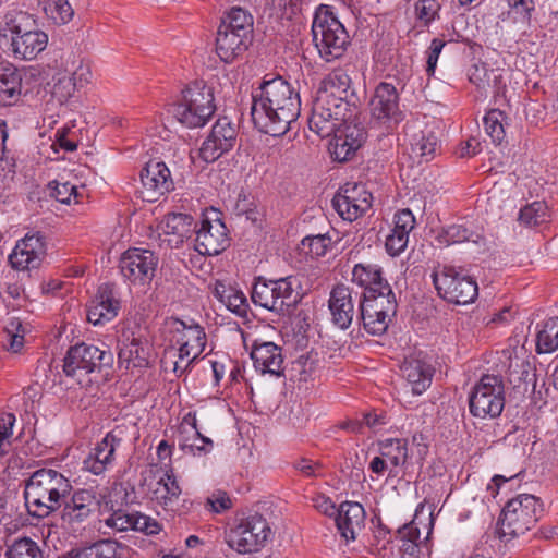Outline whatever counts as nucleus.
Here are the masks:
<instances>
[{
	"label": "nucleus",
	"instance_id": "obj_1",
	"mask_svg": "<svg viewBox=\"0 0 558 558\" xmlns=\"http://www.w3.org/2000/svg\"><path fill=\"white\" fill-rule=\"evenodd\" d=\"M300 111L299 93L280 76L264 80L252 93V120L263 133L271 136L286 134Z\"/></svg>",
	"mask_w": 558,
	"mask_h": 558
},
{
	"label": "nucleus",
	"instance_id": "obj_2",
	"mask_svg": "<svg viewBox=\"0 0 558 558\" xmlns=\"http://www.w3.org/2000/svg\"><path fill=\"white\" fill-rule=\"evenodd\" d=\"M71 492L66 476L53 469H40L26 482L24 498L33 515L44 518L60 509Z\"/></svg>",
	"mask_w": 558,
	"mask_h": 558
},
{
	"label": "nucleus",
	"instance_id": "obj_3",
	"mask_svg": "<svg viewBox=\"0 0 558 558\" xmlns=\"http://www.w3.org/2000/svg\"><path fill=\"white\" fill-rule=\"evenodd\" d=\"M169 332L171 345L166 351L162 362L167 367L168 360H171L172 371L181 376L204 352L207 336L204 327L193 319H173Z\"/></svg>",
	"mask_w": 558,
	"mask_h": 558
},
{
	"label": "nucleus",
	"instance_id": "obj_4",
	"mask_svg": "<svg viewBox=\"0 0 558 558\" xmlns=\"http://www.w3.org/2000/svg\"><path fill=\"white\" fill-rule=\"evenodd\" d=\"M215 111L213 88L204 81L187 84L170 109L173 118L189 129L203 128Z\"/></svg>",
	"mask_w": 558,
	"mask_h": 558
},
{
	"label": "nucleus",
	"instance_id": "obj_5",
	"mask_svg": "<svg viewBox=\"0 0 558 558\" xmlns=\"http://www.w3.org/2000/svg\"><path fill=\"white\" fill-rule=\"evenodd\" d=\"M312 37L319 57L326 62L340 59L350 44L345 27L335 15L331 7L325 4H320L315 12Z\"/></svg>",
	"mask_w": 558,
	"mask_h": 558
},
{
	"label": "nucleus",
	"instance_id": "obj_6",
	"mask_svg": "<svg viewBox=\"0 0 558 558\" xmlns=\"http://www.w3.org/2000/svg\"><path fill=\"white\" fill-rule=\"evenodd\" d=\"M300 287V281L293 276L277 280L258 279L253 287L252 301L257 306L283 314L301 300Z\"/></svg>",
	"mask_w": 558,
	"mask_h": 558
},
{
	"label": "nucleus",
	"instance_id": "obj_7",
	"mask_svg": "<svg viewBox=\"0 0 558 558\" xmlns=\"http://www.w3.org/2000/svg\"><path fill=\"white\" fill-rule=\"evenodd\" d=\"M544 512L542 500L531 494H520L502 509L501 531L505 535L519 536L535 526Z\"/></svg>",
	"mask_w": 558,
	"mask_h": 558
},
{
	"label": "nucleus",
	"instance_id": "obj_8",
	"mask_svg": "<svg viewBox=\"0 0 558 558\" xmlns=\"http://www.w3.org/2000/svg\"><path fill=\"white\" fill-rule=\"evenodd\" d=\"M506 402L505 384L500 376L486 374L473 386L469 396L470 413L480 418L498 417Z\"/></svg>",
	"mask_w": 558,
	"mask_h": 558
},
{
	"label": "nucleus",
	"instance_id": "obj_9",
	"mask_svg": "<svg viewBox=\"0 0 558 558\" xmlns=\"http://www.w3.org/2000/svg\"><path fill=\"white\" fill-rule=\"evenodd\" d=\"M432 279L438 295L454 304L472 303L478 294L476 281L452 266L439 265Z\"/></svg>",
	"mask_w": 558,
	"mask_h": 558
},
{
	"label": "nucleus",
	"instance_id": "obj_10",
	"mask_svg": "<svg viewBox=\"0 0 558 558\" xmlns=\"http://www.w3.org/2000/svg\"><path fill=\"white\" fill-rule=\"evenodd\" d=\"M112 354L86 343L76 344L68 351L63 372L68 377L74 378L80 385H87V376L101 365H109Z\"/></svg>",
	"mask_w": 558,
	"mask_h": 558
},
{
	"label": "nucleus",
	"instance_id": "obj_11",
	"mask_svg": "<svg viewBox=\"0 0 558 558\" xmlns=\"http://www.w3.org/2000/svg\"><path fill=\"white\" fill-rule=\"evenodd\" d=\"M271 530L265 518L254 514L242 519L227 535L230 548L239 554L258 551L268 542Z\"/></svg>",
	"mask_w": 558,
	"mask_h": 558
},
{
	"label": "nucleus",
	"instance_id": "obj_12",
	"mask_svg": "<svg viewBox=\"0 0 558 558\" xmlns=\"http://www.w3.org/2000/svg\"><path fill=\"white\" fill-rule=\"evenodd\" d=\"M106 495L95 487L78 488L64 501L61 510L62 527L76 532L100 507Z\"/></svg>",
	"mask_w": 558,
	"mask_h": 558
},
{
	"label": "nucleus",
	"instance_id": "obj_13",
	"mask_svg": "<svg viewBox=\"0 0 558 558\" xmlns=\"http://www.w3.org/2000/svg\"><path fill=\"white\" fill-rule=\"evenodd\" d=\"M360 311L365 331L372 336H381L397 313L395 293L365 295L360 304Z\"/></svg>",
	"mask_w": 558,
	"mask_h": 558
},
{
	"label": "nucleus",
	"instance_id": "obj_14",
	"mask_svg": "<svg viewBox=\"0 0 558 558\" xmlns=\"http://www.w3.org/2000/svg\"><path fill=\"white\" fill-rule=\"evenodd\" d=\"M373 203L372 193L364 184L347 182L332 199L339 216L348 221H354L364 215Z\"/></svg>",
	"mask_w": 558,
	"mask_h": 558
},
{
	"label": "nucleus",
	"instance_id": "obj_15",
	"mask_svg": "<svg viewBox=\"0 0 558 558\" xmlns=\"http://www.w3.org/2000/svg\"><path fill=\"white\" fill-rule=\"evenodd\" d=\"M46 254V236L41 232H32L16 242L9 262L19 271L32 270L41 265Z\"/></svg>",
	"mask_w": 558,
	"mask_h": 558
},
{
	"label": "nucleus",
	"instance_id": "obj_16",
	"mask_svg": "<svg viewBox=\"0 0 558 558\" xmlns=\"http://www.w3.org/2000/svg\"><path fill=\"white\" fill-rule=\"evenodd\" d=\"M123 441L122 429L116 428L106 434L83 460V470L94 475H101L114 464L116 451Z\"/></svg>",
	"mask_w": 558,
	"mask_h": 558
},
{
	"label": "nucleus",
	"instance_id": "obj_17",
	"mask_svg": "<svg viewBox=\"0 0 558 558\" xmlns=\"http://www.w3.org/2000/svg\"><path fill=\"white\" fill-rule=\"evenodd\" d=\"M157 265L158 258L151 251L130 248L120 259V271L131 282L145 284L154 278Z\"/></svg>",
	"mask_w": 558,
	"mask_h": 558
},
{
	"label": "nucleus",
	"instance_id": "obj_18",
	"mask_svg": "<svg viewBox=\"0 0 558 558\" xmlns=\"http://www.w3.org/2000/svg\"><path fill=\"white\" fill-rule=\"evenodd\" d=\"M236 130L228 118H220L213 125L207 138L204 141L199 155L206 162H214L222 154L229 151L235 144Z\"/></svg>",
	"mask_w": 558,
	"mask_h": 558
},
{
	"label": "nucleus",
	"instance_id": "obj_19",
	"mask_svg": "<svg viewBox=\"0 0 558 558\" xmlns=\"http://www.w3.org/2000/svg\"><path fill=\"white\" fill-rule=\"evenodd\" d=\"M121 303L109 283L101 284L87 307V319L94 326H101L118 316Z\"/></svg>",
	"mask_w": 558,
	"mask_h": 558
},
{
	"label": "nucleus",
	"instance_id": "obj_20",
	"mask_svg": "<svg viewBox=\"0 0 558 558\" xmlns=\"http://www.w3.org/2000/svg\"><path fill=\"white\" fill-rule=\"evenodd\" d=\"M369 107L372 117L377 121L386 123L393 120L397 122L401 116L398 86L388 82L379 83L375 88Z\"/></svg>",
	"mask_w": 558,
	"mask_h": 558
},
{
	"label": "nucleus",
	"instance_id": "obj_21",
	"mask_svg": "<svg viewBox=\"0 0 558 558\" xmlns=\"http://www.w3.org/2000/svg\"><path fill=\"white\" fill-rule=\"evenodd\" d=\"M228 246L229 236L225 223L219 219L214 221L204 220L196 231L195 250L201 255L215 256Z\"/></svg>",
	"mask_w": 558,
	"mask_h": 558
},
{
	"label": "nucleus",
	"instance_id": "obj_22",
	"mask_svg": "<svg viewBox=\"0 0 558 558\" xmlns=\"http://www.w3.org/2000/svg\"><path fill=\"white\" fill-rule=\"evenodd\" d=\"M342 119L341 107H335L324 99L314 98L308 118V128L312 132L323 138L329 137L336 134Z\"/></svg>",
	"mask_w": 558,
	"mask_h": 558
},
{
	"label": "nucleus",
	"instance_id": "obj_23",
	"mask_svg": "<svg viewBox=\"0 0 558 558\" xmlns=\"http://www.w3.org/2000/svg\"><path fill=\"white\" fill-rule=\"evenodd\" d=\"M193 218L186 214H168L158 226L161 246L178 248L191 235Z\"/></svg>",
	"mask_w": 558,
	"mask_h": 558
},
{
	"label": "nucleus",
	"instance_id": "obj_24",
	"mask_svg": "<svg viewBox=\"0 0 558 558\" xmlns=\"http://www.w3.org/2000/svg\"><path fill=\"white\" fill-rule=\"evenodd\" d=\"M181 493V487L172 470H166L160 477L148 484V495L150 499L157 506L169 512L178 510Z\"/></svg>",
	"mask_w": 558,
	"mask_h": 558
},
{
	"label": "nucleus",
	"instance_id": "obj_25",
	"mask_svg": "<svg viewBox=\"0 0 558 558\" xmlns=\"http://www.w3.org/2000/svg\"><path fill=\"white\" fill-rule=\"evenodd\" d=\"M350 86L349 74L342 69H337L320 81L315 97L342 108L347 105L345 99L349 96Z\"/></svg>",
	"mask_w": 558,
	"mask_h": 558
},
{
	"label": "nucleus",
	"instance_id": "obj_26",
	"mask_svg": "<svg viewBox=\"0 0 558 558\" xmlns=\"http://www.w3.org/2000/svg\"><path fill=\"white\" fill-rule=\"evenodd\" d=\"M328 307L332 324L342 330L348 329L355 313L352 290L344 284L336 286L330 292Z\"/></svg>",
	"mask_w": 558,
	"mask_h": 558
},
{
	"label": "nucleus",
	"instance_id": "obj_27",
	"mask_svg": "<svg viewBox=\"0 0 558 558\" xmlns=\"http://www.w3.org/2000/svg\"><path fill=\"white\" fill-rule=\"evenodd\" d=\"M393 229L386 238V251L390 256L400 255L408 246L409 234L415 228V217L408 209H400L393 215Z\"/></svg>",
	"mask_w": 558,
	"mask_h": 558
},
{
	"label": "nucleus",
	"instance_id": "obj_28",
	"mask_svg": "<svg viewBox=\"0 0 558 558\" xmlns=\"http://www.w3.org/2000/svg\"><path fill=\"white\" fill-rule=\"evenodd\" d=\"M365 522V510L355 501H345L340 505L336 513V525L340 535L345 541L356 539L363 530Z\"/></svg>",
	"mask_w": 558,
	"mask_h": 558
},
{
	"label": "nucleus",
	"instance_id": "obj_29",
	"mask_svg": "<svg viewBox=\"0 0 558 558\" xmlns=\"http://www.w3.org/2000/svg\"><path fill=\"white\" fill-rule=\"evenodd\" d=\"M38 29L37 21L32 14L12 10L4 15L1 22L0 35L9 47L13 39H22Z\"/></svg>",
	"mask_w": 558,
	"mask_h": 558
},
{
	"label": "nucleus",
	"instance_id": "obj_30",
	"mask_svg": "<svg viewBox=\"0 0 558 558\" xmlns=\"http://www.w3.org/2000/svg\"><path fill=\"white\" fill-rule=\"evenodd\" d=\"M149 349L146 341L133 332H123L119 342L118 360L125 369L144 367L148 364Z\"/></svg>",
	"mask_w": 558,
	"mask_h": 558
},
{
	"label": "nucleus",
	"instance_id": "obj_31",
	"mask_svg": "<svg viewBox=\"0 0 558 558\" xmlns=\"http://www.w3.org/2000/svg\"><path fill=\"white\" fill-rule=\"evenodd\" d=\"M179 448L189 453H207L213 448V441L203 436L196 426L195 414L187 413L179 427L178 433Z\"/></svg>",
	"mask_w": 558,
	"mask_h": 558
},
{
	"label": "nucleus",
	"instance_id": "obj_32",
	"mask_svg": "<svg viewBox=\"0 0 558 558\" xmlns=\"http://www.w3.org/2000/svg\"><path fill=\"white\" fill-rule=\"evenodd\" d=\"M251 357L254 367L260 374L280 376L283 367L281 348L274 342H262L253 345Z\"/></svg>",
	"mask_w": 558,
	"mask_h": 558
},
{
	"label": "nucleus",
	"instance_id": "obj_33",
	"mask_svg": "<svg viewBox=\"0 0 558 558\" xmlns=\"http://www.w3.org/2000/svg\"><path fill=\"white\" fill-rule=\"evenodd\" d=\"M352 281L365 289L364 296L392 292L381 276V268L376 264H356L352 270Z\"/></svg>",
	"mask_w": 558,
	"mask_h": 558
},
{
	"label": "nucleus",
	"instance_id": "obj_34",
	"mask_svg": "<svg viewBox=\"0 0 558 558\" xmlns=\"http://www.w3.org/2000/svg\"><path fill=\"white\" fill-rule=\"evenodd\" d=\"M250 44V37L219 25L216 37V52L223 62L231 63L248 48Z\"/></svg>",
	"mask_w": 558,
	"mask_h": 558
},
{
	"label": "nucleus",
	"instance_id": "obj_35",
	"mask_svg": "<svg viewBox=\"0 0 558 558\" xmlns=\"http://www.w3.org/2000/svg\"><path fill=\"white\" fill-rule=\"evenodd\" d=\"M401 372L411 387L413 395H422L432 384L434 368L424 360L407 359L401 366Z\"/></svg>",
	"mask_w": 558,
	"mask_h": 558
},
{
	"label": "nucleus",
	"instance_id": "obj_36",
	"mask_svg": "<svg viewBox=\"0 0 558 558\" xmlns=\"http://www.w3.org/2000/svg\"><path fill=\"white\" fill-rule=\"evenodd\" d=\"M48 45V35L38 29L37 32L22 38L13 39L8 50L15 59L31 61L43 52Z\"/></svg>",
	"mask_w": 558,
	"mask_h": 558
},
{
	"label": "nucleus",
	"instance_id": "obj_37",
	"mask_svg": "<svg viewBox=\"0 0 558 558\" xmlns=\"http://www.w3.org/2000/svg\"><path fill=\"white\" fill-rule=\"evenodd\" d=\"M22 77L11 63H0V105L11 106L21 95Z\"/></svg>",
	"mask_w": 558,
	"mask_h": 558
},
{
	"label": "nucleus",
	"instance_id": "obj_38",
	"mask_svg": "<svg viewBox=\"0 0 558 558\" xmlns=\"http://www.w3.org/2000/svg\"><path fill=\"white\" fill-rule=\"evenodd\" d=\"M469 81L485 94H496L502 86V74L499 69H490L486 63L473 64L469 70Z\"/></svg>",
	"mask_w": 558,
	"mask_h": 558
},
{
	"label": "nucleus",
	"instance_id": "obj_39",
	"mask_svg": "<svg viewBox=\"0 0 558 558\" xmlns=\"http://www.w3.org/2000/svg\"><path fill=\"white\" fill-rule=\"evenodd\" d=\"M213 294L229 311L243 315L246 313V298L238 288L217 280L213 286Z\"/></svg>",
	"mask_w": 558,
	"mask_h": 558
},
{
	"label": "nucleus",
	"instance_id": "obj_40",
	"mask_svg": "<svg viewBox=\"0 0 558 558\" xmlns=\"http://www.w3.org/2000/svg\"><path fill=\"white\" fill-rule=\"evenodd\" d=\"M379 454L391 468L390 476H397L399 466L403 465L408 458L407 440L389 438L380 441Z\"/></svg>",
	"mask_w": 558,
	"mask_h": 558
},
{
	"label": "nucleus",
	"instance_id": "obj_41",
	"mask_svg": "<svg viewBox=\"0 0 558 558\" xmlns=\"http://www.w3.org/2000/svg\"><path fill=\"white\" fill-rule=\"evenodd\" d=\"M558 350V316L536 326V352L548 354Z\"/></svg>",
	"mask_w": 558,
	"mask_h": 558
},
{
	"label": "nucleus",
	"instance_id": "obj_42",
	"mask_svg": "<svg viewBox=\"0 0 558 558\" xmlns=\"http://www.w3.org/2000/svg\"><path fill=\"white\" fill-rule=\"evenodd\" d=\"M138 180L141 186L137 187V192L146 202H156L174 189L172 177H138Z\"/></svg>",
	"mask_w": 558,
	"mask_h": 558
},
{
	"label": "nucleus",
	"instance_id": "obj_43",
	"mask_svg": "<svg viewBox=\"0 0 558 558\" xmlns=\"http://www.w3.org/2000/svg\"><path fill=\"white\" fill-rule=\"evenodd\" d=\"M4 558H43V551L32 538L20 537L5 545Z\"/></svg>",
	"mask_w": 558,
	"mask_h": 558
},
{
	"label": "nucleus",
	"instance_id": "obj_44",
	"mask_svg": "<svg viewBox=\"0 0 558 558\" xmlns=\"http://www.w3.org/2000/svg\"><path fill=\"white\" fill-rule=\"evenodd\" d=\"M519 220L526 227H537L547 223L550 220L548 206L543 201H535L521 208Z\"/></svg>",
	"mask_w": 558,
	"mask_h": 558
},
{
	"label": "nucleus",
	"instance_id": "obj_45",
	"mask_svg": "<svg viewBox=\"0 0 558 558\" xmlns=\"http://www.w3.org/2000/svg\"><path fill=\"white\" fill-rule=\"evenodd\" d=\"M220 25H223L226 29H232L251 38L253 17L241 8H232L227 17L222 19Z\"/></svg>",
	"mask_w": 558,
	"mask_h": 558
},
{
	"label": "nucleus",
	"instance_id": "obj_46",
	"mask_svg": "<svg viewBox=\"0 0 558 558\" xmlns=\"http://www.w3.org/2000/svg\"><path fill=\"white\" fill-rule=\"evenodd\" d=\"M43 9L47 17L56 24L70 22L74 14L68 0H43Z\"/></svg>",
	"mask_w": 558,
	"mask_h": 558
},
{
	"label": "nucleus",
	"instance_id": "obj_47",
	"mask_svg": "<svg viewBox=\"0 0 558 558\" xmlns=\"http://www.w3.org/2000/svg\"><path fill=\"white\" fill-rule=\"evenodd\" d=\"M136 512L130 513L124 510H117L100 521L99 530L106 527L112 532H125L134 530Z\"/></svg>",
	"mask_w": 558,
	"mask_h": 558
},
{
	"label": "nucleus",
	"instance_id": "obj_48",
	"mask_svg": "<svg viewBox=\"0 0 558 558\" xmlns=\"http://www.w3.org/2000/svg\"><path fill=\"white\" fill-rule=\"evenodd\" d=\"M475 238H478L477 234L468 230L465 227L461 225H452L444 229L438 235V242L440 244H445L447 246L452 244H459L468 241L477 242Z\"/></svg>",
	"mask_w": 558,
	"mask_h": 558
},
{
	"label": "nucleus",
	"instance_id": "obj_49",
	"mask_svg": "<svg viewBox=\"0 0 558 558\" xmlns=\"http://www.w3.org/2000/svg\"><path fill=\"white\" fill-rule=\"evenodd\" d=\"M64 73L71 77L72 83H75L77 89L84 88L92 83V68L89 62L84 59L73 61L72 68H66Z\"/></svg>",
	"mask_w": 558,
	"mask_h": 558
},
{
	"label": "nucleus",
	"instance_id": "obj_50",
	"mask_svg": "<svg viewBox=\"0 0 558 558\" xmlns=\"http://www.w3.org/2000/svg\"><path fill=\"white\" fill-rule=\"evenodd\" d=\"M502 118L504 113L500 110L494 109L488 111L483 119L485 131L494 143L499 144L505 137Z\"/></svg>",
	"mask_w": 558,
	"mask_h": 558
},
{
	"label": "nucleus",
	"instance_id": "obj_51",
	"mask_svg": "<svg viewBox=\"0 0 558 558\" xmlns=\"http://www.w3.org/2000/svg\"><path fill=\"white\" fill-rule=\"evenodd\" d=\"M234 213L236 216H245V218L253 223L257 222L262 217V213L257 209L253 197L243 191L238 195L234 204Z\"/></svg>",
	"mask_w": 558,
	"mask_h": 558
},
{
	"label": "nucleus",
	"instance_id": "obj_52",
	"mask_svg": "<svg viewBox=\"0 0 558 558\" xmlns=\"http://www.w3.org/2000/svg\"><path fill=\"white\" fill-rule=\"evenodd\" d=\"M329 246L330 239L322 234L306 236L301 242V250L316 258L326 255Z\"/></svg>",
	"mask_w": 558,
	"mask_h": 558
},
{
	"label": "nucleus",
	"instance_id": "obj_53",
	"mask_svg": "<svg viewBox=\"0 0 558 558\" xmlns=\"http://www.w3.org/2000/svg\"><path fill=\"white\" fill-rule=\"evenodd\" d=\"M169 155L155 156L146 155L142 159V170L140 174H171V168L167 163Z\"/></svg>",
	"mask_w": 558,
	"mask_h": 558
},
{
	"label": "nucleus",
	"instance_id": "obj_54",
	"mask_svg": "<svg viewBox=\"0 0 558 558\" xmlns=\"http://www.w3.org/2000/svg\"><path fill=\"white\" fill-rule=\"evenodd\" d=\"M76 90L78 89L75 83H72L71 77L65 73H61L53 84L52 95L59 102L63 104L72 98Z\"/></svg>",
	"mask_w": 558,
	"mask_h": 558
},
{
	"label": "nucleus",
	"instance_id": "obj_55",
	"mask_svg": "<svg viewBox=\"0 0 558 558\" xmlns=\"http://www.w3.org/2000/svg\"><path fill=\"white\" fill-rule=\"evenodd\" d=\"M117 543L105 539L82 549L84 558H114Z\"/></svg>",
	"mask_w": 558,
	"mask_h": 558
},
{
	"label": "nucleus",
	"instance_id": "obj_56",
	"mask_svg": "<svg viewBox=\"0 0 558 558\" xmlns=\"http://www.w3.org/2000/svg\"><path fill=\"white\" fill-rule=\"evenodd\" d=\"M439 8L437 0H417L415 2V15L418 21L427 26L436 19Z\"/></svg>",
	"mask_w": 558,
	"mask_h": 558
},
{
	"label": "nucleus",
	"instance_id": "obj_57",
	"mask_svg": "<svg viewBox=\"0 0 558 558\" xmlns=\"http://www.w3.org/2000/svg\"><path fill=\"white\" fill-rule=\"evenodd\" d=\"M8 136L9 134L7 122L4 120H0V142L2 145V149L0 153V174L15 172V162L13 158L9 157L8 151L5 150V142L8 140Z\"/></svg>",
	"mask_w": 558,
	"mask_h": 558
},
{
	"label": "nucleus",
	"instance_id": "obj_58",
	"mask_svg": "<svg viewBox=\"0 0 558 558\" xmlns=\"http://www.w3.org/2000/svg\"><path fill=\"white\" fill-rule=\"evenodd\" d=\"M52 186V196L60 203L69 204L72 198L77 196V187L69 181L54 180Z\"/></svg>",
	"mask_w": 558,
	"mask_h": 558
},
{
	"label": "nucleus",
	"instance_id": "obj_59",
	"mask_svg": "<svg viewBox=\"0 0 558 558\" xmlns=\"http://www.w3.org/2000/svg\"><path fill=\"white\" fill-rule=\"evenodd\" d=\"M437 146V137L433 132H428L427 134H423L422 137L414 144L413 150L422 158H425L426 161H428L429 157H433L436 153Z\"/></svg>",
	"mask_w": 558,
	"mask_h": 558
},
{
	"label": "nucleus",
	"instance_id": "obj_60",
	"mask_svg": "<svg viewBox=\"0 0 558 558\" xmlns=\"http://www.w3.org/2000/svg\"><path fill=\"white\" fill-rule=\"evenodd\" d=\"M342 140H347L348 145L357 150L366 141V131L359 124H348L343 134L338 135Z\"/></svg>",
	"mask_w": 558,
	"mask_h": 558
},
{
	"label": "nucleus",
	"instance_id": "obj_61",
	"mask_svg": "<svg viewBox=\"0 0 558 558\" xmlns=\"http://www.w3.org/2000/svg\"><path fill=\"white\" fill-rule=\"evenodd\" d=\"M10 339L8 349L17 353L24 344V328L17 319H12L7 328Z\"/></svg>",
	"mask_w": 558,
	"mask_h": 558
},
{
	"label": "nucleus",
	"instance_id": "obj_62",
	"mask_svg": "<svg viewBox=\"0 0 558 558\" xmlns=\"http://www.w3.org/2000/svg\"><path fill=\"white\" fill-rule=\"evenodd\" d=\"M350 145H348L347 140L340 138L337 134H335L333 143H331L330 154L331 157L339 161L343 162L351 158V156L355 153Z\"/></svg>",
	"mask_w": 558,
	"mask_h": 558
},
{
	"label": "nucleus",
	"instance_id": "obj_63",
	"mask_svg": "<svg viewBox=\"0 0 558 558\" xmlns=\"http://www.w3.org/2000/svg\"><path fill=\"white\" fill-rule=\"evenodd\" d=\"M446 41L440 38H434L430 43V46L427 50V64H426V72L427 74L434 75L437 61L439 58V54L441 53L442 48L445 47Z\"/></svg>",
	"mask_w": 558,
	"mask_h": 558
},
{
	"label": "nucleus",
	"instance_id": "obj_64",
	"mask_svg": "<svg viewBox=\"0 0 558 558\" xmlns=\"http://www.w3.org/2000/svg\"><path fill=\"white\" fill-rule=\"evenodd\" d=\"M134 530L148 535H154L160 531V526L155 519L136 512Z\"/></svg>",
	"mask_w": 558,
	"mask_h": 558
}]
</instances>
